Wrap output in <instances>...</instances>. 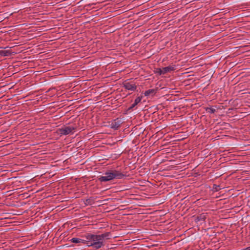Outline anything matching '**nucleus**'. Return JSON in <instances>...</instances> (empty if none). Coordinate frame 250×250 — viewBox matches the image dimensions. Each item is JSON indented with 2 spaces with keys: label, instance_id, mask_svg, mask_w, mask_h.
Wrapping results in <instances>:
<instances>
[{
  "label": "nucleus",
  "instance_id": "11",
  "mask_svg": "<svg viewBox=\"0 0 250 250\" xmlns=\"http://www.w3.org/2000/svg\"><path fill=\"white\" fill-rule=\"evenodd\" d=\"M94 200L92 198L87 199L84 201V203L86 206L92 205L93 204H94Z\"/></svg>",
  "mask_w": 250,
  "mask_h": 250
},
{
  "label": "nucleus",
  "instance_id": "1",
  "mask_svg": "<svg viewBox=\"0 0 250 250\" xmlns=\"http://www.w3.org/2000/svg\"><path fill=\"white\" fill-rule=\"evenodd\" d=\"M110 232H105L100 235H95L87 233L85 237L89 240L87 245L92 247L94 250H98L104 246V239H109Z\"/></svg>",
  "mask_w": 250,
  "mask_h": 250
},
{
  "label": "nucleus",
  "instance_id": "8",
  "mask_svg": "<svg viewBox=\"0 0 250 250\" xmlns=\"http://www.w3.org/2000/svg\"><path fill=\"white\" fill-rule=\"evenodd\" d=\"M158 90V88H154V89H150L147 90H146L144 93V94L145 96H153L155 95V94L157 93Z\"/></svg>",
  "mask_w": 250,
  "mask_h": 250
},
{
  "label": "nucleus",
  "instance_id": "3",
  "mask_svg": "<svg viewBox=\"0 0 250 250\" xmlns=\"http://www.w3.org/2000/svg\"><path fill=\"white\" fill-rule=\"evenodd\" d=\"M77 128V126L76 125L70 126L63 125L62 128L58 129L57 132L61 135L73 134Z\"/></svg>",
  "mask_w": 250,
  "mask_h": 250
},
{
  "label": "nucleus",
  "instance_id": "15",
  "mask_svg": "<svg viewBox=\"0 0 250 250\" xmlns=\"http://www.w3.org/2000/svg\"><path fill=\"white\" fill-rule=\"evenodd\" d=\"M245 250H250V249H249V247H248L247 249H246Z\"/></svg>",
  "mask_w": 250,
  "mask_h": 250
},
{
  "label": "nucleus",
  "instance_id": "16",
  "mask_svg": "<svg viewBox=\"0 0 250 250\" xmlns=\"http://www.w3.org/2000/svg\"><path fill=\"white\" fill-rule=\"evenodd\" d=\"M121 62L120 61H119H119H116L115 62L117 63V62Z\"/></svg>",
  "mask_w": 250,
  "mask_h": 250
},
{
  "label": "nucleus",
  "instance_id": "13",
  "mask_svg": "<svg viewBox=\"0 0 250 250\" xmlns=\"http://www.w3.org/2000/svg\"><path fill=\"white\" fill-rule=\"evenodd\" d=\"M206 110L210 114L214 113L216 111V110L212 107H207Z\"/></svg>",
  "mask_w": 250,
  "mask_h": 250
},
{
  "label": "nucleus",
  "instance_id": "4",
  "mask_svg": "<svg viewBox=\"0 0 250 250\" xmlns=\"http://www.w3.org/2000/svg\"><path fill=\"white\" fill-rule=\"evenodd\" d=\"M176 69L175 65H169L167 67L162 68H154V72L158 75H162L166 74L168 73H171Z\"/></svg>",
  "mask_w": 250,
  "mask_h": 250
},
{
  "label": "nucleus",
  "instance_id": "17",
  "mask_svg": "<svg viewBox=\"0 0 250 250\" xmlns=\"http://www.w3.org/2000/svg\"><path fill=\"white\" fill-rule=\"evenodd\" d=\"M249 249H250V247H249Z\"/></svg>",
  "mask_w": 250,
  "mask_h": 250
},
{
  "label": "nucleus",
  "instance_id": "2",
  "mask_svg": "<svg viewBox=\"0 0 250 250\" xmlns=\"http://www.w3.org/2000/svg\"><path fill=\"white\" fill-rule=\"evenodd\" d=\"M125 176L121 171L113 169L110 170L105 173V176L98 178V180L101 182H107L114 179H122Z\"/></svg>",
  "mask_w": 250,
  "mask_h": 250
},
{
  "label": "nucleus",
  "instance_id": "14",
  "mask_svg": "<svg viewBox=\"0 0 250 250\" xmlns=\"http://www.w3.org/2000/svg\"><path fill=\"white\" fill-rule=\"evenodd\" d=\"M213 189H215L216 191H218L220 189V188L219 186H217L216 185H214Z\"/></svg>",
  "mask_w": 250,
  "mask_h": 250
},
{
  "label": "nucleus",
  "instance_id": "12",
  "mask_svg": "<svg viewBox=\"0 0 250 250\" xmlns=\"http://www.w3.org/2000/svg\"><path fill=\"white\" fill-rule=\"evenodd\" d=\"M10 54V52L7 50H0V55L3 56H7Z\"/></svg>",
  "mask_w": 250,
  "mask_h": 250
},
{
  "label": "nucleus",
  "instance_id": "7",
  "mask_svg": "<svg viewBox=\"0 0 250 250\" xmlns=\"http://www.w3.org/2000/svg\"><path fill=\"white\" fill-rule=\"evenodd\" d=\"M143 98V96H138V97H137L135 101H134V102L133 104H132L128 108V109L127 110L128 111H130V110H132L138 104H139L141 102V100Z\"/></svg>",
  "mask_w": 250,
  "mask_h": 250
},
{
  "label": "nucleus",
  "instance_id": "9",
  "mask_svg": "<svg viewBox=\"0 0 250 250\" xmlns=\"http://www.w3.org/2000/svg\"><path fill=\"white\" fill-rule=\"evenodd\" d=\"M207 213H203L200 214L196 217L195 219V222L205 221L207 218Z\"/></svg>",
  "mask_w": 250,
  "mask_h": 250
},
{
  "label": "nucleus",
  "instance_id": "10",
  "mask_svg": "<svg viewBox=\"0 0 250 250\" xmlns=\"http://www.w3.org/2000/svg\"><path fill=\"white\" fill-rule=\"evenodd\" d=\"M70 241L71 243H76V244L82 243L85 244H86V240H83V239L76 238V237L72 238L71 239H70Z\"/></svg>",
  "mask_w": 250,
  "mask_h": 250
},
{
  "label": "nucleus",
  "instance_id": "5",
  "mask_svg": "<svg viewBox=\"0 0 250 250\" xmlns=\"http://www.w3.org/2000/svg\"><path fill=\"white\" fill-rule=\"evenodd\" d=\"M123 86L126 90L135 91L137 88V84L134 81L126 80L123 83Z\"/></svg>",
  "mask_w": 250,
  "mask_h": 250
},
{
  "label": "nucleus",
  "instance_id": "6",
  "mask_svg": "<svg viewBox=\"0 0 250 250\" xmlns=\"http://www.w3.org/2000/svg\"><path fill=\"white\" fill-rule=\"evenodd\" d=\"M123 123L122 119L117 118L110 122V127L114 130H117Z\"/></svg>",
  "mask_w": 250,
  "mask_h": 250
}]
</instances>
